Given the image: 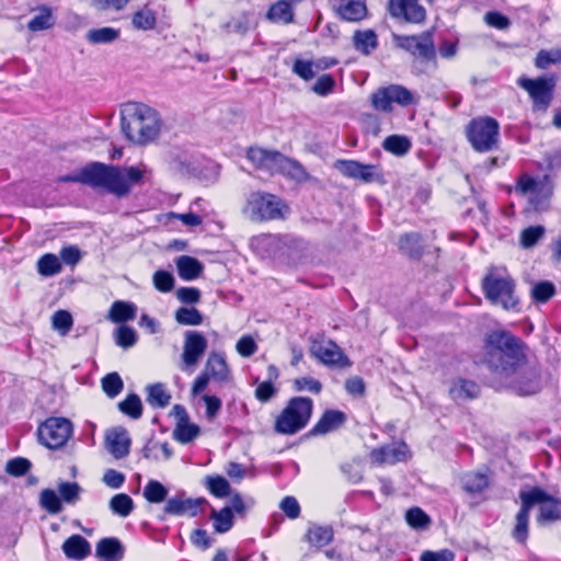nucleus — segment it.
Masks as SVG:
<instances>
[{"instance_id": "nucleus-15", "label": "nucleus", "mask_w": 561, "mask_h": 561, "mask_svg": "<svg viewBox=\"0 0 561 561\" xmlns=\"http://www.w3.org/2000/svg\"><path fill=\"white\" fill-rule=\"evenodd\" d=\"M525 496H539L536 502L539 504V514L537 516L538 524L553 523L561 520V499L548 494L539 486H534L529 491H523Z\"/></svg>"}, {"instance_id": "nucleus-36", "label": "nucleus", "mask_w": 561, "mask_h": 561, "mask_svg": "<svg viewBox=\"0 0 561 561\" xmlns=\"http://www.w3.org/2000/svg\"><path fill=\"white\" fill-rule=\"evenodd\" d=\"M382 148L397 157H403L411 150L412 142L408 136L390 135L385 138Z\"/></svg>"}, {"instance_id": "nucleus-18", "label": "nucleus", "mask_w": 561, "mask_h": 561, "mask_svg": "<svg viewBox=\"0 0 561 561\" xmlns=\"http://www.w3.org/2000/svg\"><path fill=\"white\" fill-rule=\"evenodd\" d=\"M389 12L394 18L412 23L422 22L426 15L425 9L419 3V0H390Z\"/></svg>"}, {"instance_id": "nucleus-47", "label": "nucleus", "mask_w": 561, "mask_h": 561, "mask_svg": "<svg viewBox=\"0 0 561 561\" xmlns=\"http://www.w3.org/2000/svg\"><path fill=\"white\" fill-rule=\"evenodd\" d=\"M110 510L115 515L127 517L134 510V501L128 494H115L110 501Z\"/></svg>"}, {"instance_id": "nucleus-35", "label": "nucleus", "mask_w": 561, "mask_h": 561, "mask_svg": "<svg viewBox=\"0 0 561 561\" xmlns=\"http://www.w3.org/2000/svg\"><path fill=\"white\" fill-rule=\"evenodd\" d=\"M539 186H547V193L552 194V182L549 175H543L542 179L536 180L528 174H523L517 181L516 188L522 194H528L535 193Z\"/></svg>"}, {"instance_id": "nucleus-25", "label": "nucleus", "mask_w": 561, "mask_h": 561, "mask_svg": "<svg viewBox=\"0 0 561 561\" xmlns=\"http://www.w3.org/2000/svg\"><path fill=\"white\" fill-rule=\"evenodd\" d=\"M508 387L518 396H531L540 390V380L535 371L529 370L513 378Z\"/></svg>"}, {"instance_id": "nucleus-51", "label": "nucleus", "mask_w": 561, "mask_h": 561, "mask_svg": "<svg viewBox=\"0 0 561 561\" xmlns=\"http://www.w3.org/2000/svg\"><path fill=\"white\" fill-rule=\"evenodd\" d=\"M557 64H561V47L540 49L535 58V66L538 69H547Z\"/></svg>"}, {"instance_id": "nucleus-5", "label": "nucleus", "mask_w": 561, "mask_h": 561, "mask_svg": "<svg viewBox=\"0 0 561 561\" xmlns=\"http://www.w3.org/2000/svg\"><path fill=\"white\" fill-rule=\"evenodd\" d=\"M313 410V401L307 397L291 398L275 420V432L294 435L309 423Z\"/></svg>"}, {"instance_id": "nucleus-13", "label": "nucleus", "mask_w": 561, "mask_h": 561, "mask_svg": "<svg viewBox=\"0 0 561 561\" xmlns=\"http://www.w3.org/2000/svg\"><path fill=\"white\" fill-rule=\"evenodd\" d=\"M310 352L320 363L329 367H350L351 360L332 340H313Z\"/></svg>"}, {"instance_id": "nucleus-37", "label": "nucleus", "mask_w": 561, "mask_h": 561, "mask_svg": "<svg viewBox=\"0 0 561 561\" xmlns=\"http://www.w3.org/2000/svg\"><path fill=\"white\" fill-rule=\"evenodd\" d=\"M121 32L118 28L104 26L99 28H91L85 34V38L90 44H111L119 38Z\"/></svg>"}, {"instance_id": "nucleus-24", "label": "nucleus", "mask_w": 561, "mask_h": 561, "mask_svg": "<svg viewBox=\"0 0 561 561\" xmlns=\"http://www.w3.org/2000/svg\"><path fill=\"white\" fill-rule=\"evenodd\" d=\"M125 548L115 537L102 538L95 547V556L101 561H121L124 558Z\"/></svg>"}, {"instance_id": "nucleus-56", "label": "nucleus", "mask_w": 561, "mask_h": 561, "mask_svg": "<svg viewBox=\"0 0 561 561\" xmlns=\"http://www.w3.org/2000/svg\"><path fill=\"white\" fill-rule=\"evenodd\" d=\"M546 233L541 225L525 228L520 233V245L524 249L533 248Z\"/></svg>"}, {"instance_id": "nucleus-4", "label": "nucleus", "mask_w": 561, "mask_h": 561, "mask_svg": "<svg viewBox=\"0 0 561 561\" xmlns=\"http://www.w3.org/2000/svg\"><path fill=\"white\" fill-rule=\"evenodd\" d=\"M485 299L506 311L519 310L516 280L504 266H490L481 280Z\"/></svg>"}, {"instance_id": "nucleus-8", "label": "nucleus", "mask_w": 561, "mask_h": 561, "mask_svg": "<svg viewBox=\"0 0 561 561\" xmlns=\"http://www.w3.org/2000/svg\"><path fill=\"white\" fill-rule=\"evenodd\" d=\"M285 205L276 195L264 192H252L247 198L243 214L252 221L263 222L284 217Z\"/></svg>"}, {"instance_id": "nucleus-14", "label": "nucleus", "mask_w": 561, "mask_h": 561, "mask_svg": "<svg viewBox=\"0 0 561 561\" xmlns=\"http://www.w3.org/2000/svg\"><path fill=\"white\" fill-rule=\"evenodd\" d=\"M207 345V340L202 332L186 331L181 356V369L193 370L205 354Z\"/></svg>"}, {"instance_id": "nucleus-12", "label": "nucleus", "mask_w": 561, "mask_h": 561, "mask_svg": "<svg viewBox=\"0 0 561 561\" xmlns=\"http://www.w3.org/2000/svg\"><path fill=\"white\" fill-rule=\"evenodd\" d=\"M73 432L72 423L66 417H49L37 430L38 440L49 449L66 445Z\"/></svg>"}, {"instance_id": "nucleus-42", "label": "nucleus", "mask_w": 561, "mask_h": 561, "mask_svg": "<svg viewBox=\"0 0 561 561\" xmlns=\"http://www.w3.org/2000/svg\"><path fill=\"white\" fill-rule=\"evenodd\" d=\"M171 394L165 387L160 383L149 385L147 387V402L153 408H165L169 405Z\"/></svg>"}, {"instance_id": "nucleus-34", "label": "nucleus", "mask_w": 561, "mask_h": 561, "mask_svg": "<svg viewBox=\"0 0 561 561\" xmlns=\"http://www.w3.org/2000/svg\"><path fill=\"white\" fill-rule=\"evenodd\" d=\"M55 25V18L51 8L42 5L37 13L28 21L27 28L32 32L45 31Z\"/></svg>"}, {"instance_id": "nucleus-63", "label": "nucleus", "mask_w": 561, "mask_h": 561, "mask_svg": "<svg viewBox=\"0 0 561 561\" xmlns=\"http://www.w3.org/2000/svg\"><path fill=\"white\" fill-rule=\"evenodd\" d=\"M115 342L123 348H129L134 346L137 342L136 331L127 325L119 327L116 331Z\"/></svg>"}, {"instance_id": "nucleus-32", "label": "nucleus", "mask_w": 561, "mask_h": 561, "mask_svg": "<svg viewBox=\"0 0 561 561\" xmlns=\"http://www.w3.org/2000/svg\"><path fill=\"white\" fill-rule=\"evenodd\" d=\"M305 537L312 547L320 549L332 542L334 531L331 526L312 525L308 528Z\"/></svg>"}, {"instance_id": "nucleus-46", "label": "nucleus", "mask_w": 561, "mask_h": 561, "mask_svg": "<svg viewBox=\"0 0 561 561\" xmlns=\"http://www.w3.org/2000/svg\"><path fill=\"white\" fill-rule=\"evenodd\" d=\"M61 271V263L57 255L53 253H46L37 261V272L42 276L49 277L54 276Z\"/></svg>"}, {"instance_id": "nucleus-60", "label": "nucleus", "mask_w": 561, "mask_h": 561, "mask_svg": "<svg viewBox=\"0 0 561 561\" xmlns=\"http://www.w3.org/2000/svg\"><path fill=\"white\" fill-rule=\"evenodd\" d=\"M154 288L160 293H170L174 288V276L171 272L159 270L152 276Z\"/></svg>"}, {"instance_id": "nucleus-2", "label": "nucleus", "mask_w": 561, "mask_h": 561, "mask_svg": "<svg viewBox=\"0 0 561 561\" xmlns=\"http://www.w3.org/2000/svg\"><path fill=\"white\" fill-rule=\"evenodd\" d=\"M486 364L494 373L510 376L525 362L524 343L512 333L503 330L488 334Z\"/></svg>"}, {"instance_id": "nucleus-3", "label": "nucleus", "mask_w": 561, "mask_h": 561, "mask_svg": "<svg viewBox=\"0 0 561 561\" xmlns=\"http://www.w3.org/2000/svg\"><path fill=\"white\" fill-rule=\"evenodd\" d=\"M122 130L136 145H147L161 130V119L152 107L138 102H128L122 110Z\"/></svg>"}, {"instance_id": "nucleus-10", "label": "nucleus", "mask_w": 561, "mask_h": 561, "mask_svg": "<svg viewBox=\"0 0 561 561\" xmlns=\"http://www.w3.org/2000/svg\"><path fill=\"white\" fill-rule=\"evenodd\" d=\"M393 41L397 47L409 53L415 59L427 62L436 61L437 51L433 33L430 31L415 35H393Z\"/></svg>"}, {"instance_id": "nucleus-54", "label": "nucleus", "mask_w": 561, "mask_h": 561, "mask_svg": "<svg viewBox=\"0 0 561 561\" xmlns=\"http://www.w3.org/2000/svg\"><path fill=\"white\" fill-rule=\"evenodd\" d=\"M556 295V286L549 280H541L531 288V298L539 304H546Z\"/></svg>"}, {"instance_id": "nucleus-21", "label": "nucleus", "mask_w": 561, "mask_h": 561, "mask_svg": "<svg viewBox=\"0 0 561 561\" xmlns=\"http://www.w3.org/2000/svg\"><path fill=\"white\" fill-rule=\"evenodd\" d=\"M331 3L337 15L345 21L357 22L367 15V8L363 1L331 0Z\"/></svg>"}, {"instance_id": "nucleus-1", "label": "nucleus", "mask_w": 561, "mask_h": 561, "mask_svg": "<svg viewBox=\"0 0 561 561\" xmlns=\"http://www.w3.org/2000/svg\"><path fill=\"white\" fill-rule=\"evenodd\" d=\"M144 178L138 167H119L102 162H90L77 173L58 178L59 182L81 183L94 188H103L117 197L128 195L131 187Z\"/></svg>"}, {"instance_id": "nucleus-48", "label": "nucleus", "mask_w": 561, "mask_h": 561, "mask_svg": "<svg viewBox=\"0 0 561 561\" xmlns=\"http://www.w3.org/2000/svg\"><path fill=\"white\" fill-rule=\"evenodd\" d=\"M119 411L133 420H138L142 415V403L138 394L130 393L125 400L118 403Z\"/></svg>"}, {"instance_id": "nucleus-17", "label": "nucleus", "mask_w": 561, "mask_h": 561, "mask_svg": "<svg viewBox=\"0 0 561 561\" xmlns=\"http://www.w3.org/2000/svg\"><path fill=\"white\" fill-rule=\"evenodd\" d=\"M344 176L363 182H373L378 178L377 167L374 164H364L355 160H336L334 164Z\"/></svg>"}, {"instance_id": "nucleus-6", "label": "nucleus", "mask_w": 561, "mask_h": 561, "mask_svg": "<svg viewBox=\"0 0 561 561\" xmlns=\"http://www.w3.org/2000/svg\"><path fill=\"white\" fill-rule=\"evenodd\" d=\"M302 240L291 236L260 234L250 241V247L260 257L283 261L294 256Z\"/></svg>"}, {"instance_id": "nucleus-16", "label": "nucleus", "mask_w": 561, "mask_h": 561, "mask_svg": "<svg viewBox=\"0 0 561 561\" xmlns=\"http://www.w3.org/2000/svg\"><path fill=\"white\" fill-rule=\"evenodd\" d=\"M206 504L207 501L205 499H191L186 496L184 491H181L167 500L163 512L172 516L188 515L195 517L199 512L204 511Z\"/></svg>"}, {"instance_id": "nucleus-22", "label": "nucleus", "mask_w": 561, "mask_h": 561, "mask_svg": "<svg viewBox=\"0 0 561 561\" xmlns=\"http://www.w3.org/2000/svg\"><path fill=\"white\" fill-rule=\"evenodd\" d=\"M346 421L344 412L339 410H327L320 420L310 430L309 435H324L340 428Z\"/></svg>"}, {"instance_id": "nucleus-9", "label": "nucleus", "mask_w": 561, "mask_h": 561, "mask_svg": "<svg viewBox=\"0 0 561 561\" xmlns=\"http://www.w3.org/2000/svg\"><path fill=\"white\" fill-rule=\"evenodd\" d=\"M419 98L414 92L401 84H389L387 87L378 88L371 95V106L383 113H391L393 104L402 107L416 104Z\"/></svg>"}, {"instance_id": "nucleus-45", "label": "nucleus", "mask_w": 561, "mask_h": 561, "mask_svg": "<svg viewBox=\"0 0 561 561\" xmlns=\"http://www.w3.org/2000/svg\"><path fill=\"white\" fill-rule=\"evenodd\" d=\"M210 518L214 520V528L216 533H227L233 526V514L229 506H226L220 511H216L215 508H213Z\"/></svg>"}, {"instance_id": "nucleus-39", "label": "nucleus", "mask_w": 561, "mask_h": 561, "mask_svg": "<svg viewBox=\"0 0 561 561\" xmlns=\"http://www.w3.org/2000/svg\"><path fill=\"white\" fill-rule=\"evenodd\" d=\"M131 25L139 31H151L157 25V14L146 5L133 14Z\"/></svg>"}, {"instance_id": "nucleus-29", "label": "nucleus", "mask_w": 561, "mask_h": 561, "mask_svg": "<svg viewBox=\"0 0 561 561\" xmlns=\"http://www.w3.org/2000/svg\"><path fill=\"white\" fill-rule=\"evenodd\" d=\"M266 19L272 23L290 24L295 20L294 7L288 0H279L268 8Z\"/></svg>"}, {"instance_id": "nucleus-59", "label": "nucleus", "mask_w": 561, "mask_h": 561, "mask_svg": "<svg viewBox=\"0 0 561 561\" xmlns=\"http://www.w3.org/2000/svg\"><path fill=\"white\" fill-rule=\"evenodd\" d=\"M199 434V427L193 423H178L174 430V437L182 444H187Z\"/></svg>"}, {"instance_id": "nucleus-64", "label": "nucleus", "mask_w": 561, "mask_h": 561, "mask_svg": "<svg viewBox=\"0 0 561 561\" xmlns=\"http://www.w3.org/2000/svg\"><path fill=\"white\" fill-rule=\"evenodd\" d=\"M335 84L334 78L331 75L325 73L317 79L311 90L319 96H327L333 92Z\"/></svg>"}, {"instance_id": "nucleus-20", "label": "nucleus", "mask_w": 561, "mask_h": 561, "mask_svg": "<svg viewBox=\"0 0 561 561\" xmlns=\"http://www.w3.org/2000/svg\"><path fill=\"white\" fill-rule=\"evenodd\" d=\"M130 444L131 440L126 428L119 426L106 432V449L115 459L125 458L129 454Z\"/></svg>"}, {"instance_id": "nucleus-23", "label": "nucleus", "mask_w": 561, "mask_h": 561, "mask_svg": "<svg viewBox=\"0 0 561 561\" xmlns=\"http://www.w3.org/2000/svg\"><path fill=\"white\" fill-rule=\"evenodd\" d=\"M204 373H206L210 379L217 382H227L230 379V368L224 354L213 352L209 354Z\"/></svg>"}, {"instance_id": "nucleus-27", "label": "nucleus", "mask_w": 561, "mask_h": 561, "mask_svg": "<svg viewBox=\"0 0 561 561\" xmlns=\"http://www.w3.org/2000/svg\"><path fill=\"white\" fill-rule=\"evenodd\" d=\"M62 551L68 559L81 561L91 553V545L81 535H72L62 543Z\"/></svg>"}, {"instance_id": "nucleus-58", "label": "nucleus", "mask_w": 561, "mask_h": 561, "mask_svg": "<svg viewBox=\"0 0 561 561\" xmlns=\"http://www.w3.org/2000/svg\"><path fill=\"white\" fill-rule=\"evenodd\" d=\"M405 520L414 529H423L426 528L431 519L428 515L421 510L420 507H412L405 513Z\"/></svg>"}, {"instance_id": "nucleus-31", "label": "nucleus", "mask_w": 561, "mask_h": 561, "mask_svg": "<svg viewBox=\"0 0 561 561\" xmlns=\"http://www.w3.org/2000/svg\"><path fill=\"white\" fill-rule=\"evenodd\" d=\"M137 316V306L130 301L117 300L111 306L108 319L114 323L131 321Z\"/></svg>"}, {"instance_id": "nucleus-61", "label": "nucleus", "mask_w": 561, "mask_h": 561, "mask_svg": "<svg viewBox=\"0 0 561 561\" xmlns=\"http://www.w3.org/2000/svg\"><path fill=\"white\" fill-rule=\"evenodd\" d=\"M293 72L305 81L316 77V64L312 60L296 59L293 64Z\"/></svg>"}, {"instance_id": "nucleus-38", "label": "nucleus", "mask_w": 561, "mask_h": 561, "mask_svg": "<svg viewBox=\"0 0 561 561\" xmlns=\"http://www.w3.org/2000/svg\"><path fill=\"white\" fill-rule=\"evenodd\" d=\"M462 489L469 494H479L489 486V477L481 472H468L461 478Z\"/></svg>"}, {"instance_id": "nucleus-62", "label": "nucleus", "mask_w": 561, "mask_h": 561, "mask_svg": "<svg viewBox=\"0 0 561 561\" xmlns=\"http://www.w3.org/2000/svg\"><path fill=\"white\" fill-rule=\"evenodd\" d=\"M31 467L32 463L28 459L15 457L7 462L5 471L12 477H22L28 472Z\"/></svg>"}, {"instance_id": "nucleus-30", "label": "nucleus", "mask_w": 561, "mask_h": 561, "mask_svg": "<svg viewBox=\"0 0 561 561\" xmlns=\"http://www.w3.org/2000/svg\"><path fill=\"white\" fill-rule=\"evenodd\" d=\"M175 263L179 276L183 280L196 279L204 268L203 264L197 259L188 255L179 256Z\"/></svg>"}, {"instance_id": "nucleus-7", "label": "nucleus", "mask_w": 561, "mask_h": 561, "mask_svg": "<svg viewBox=\"0 0 561 561\" xmlns=\"http://www.w3.org/2000/svg\"><path fill=\"white\" fill-rule=\"evenodd\" d=\"M466 136L477 152L492 151L500 142V124L490 116L476 117L467 125Z\"/></svg>"}, {"instance_id": "nucleus-33", "label": "nucleus", "mask_w": 561, "mask_h": 561, "mask_svg": "<svg viewBox=\"0 0 561 561\" xmlns=\"http://www.w3.org/2000/svg\"><path fill=\"white\" fill-rule=\"evenodd\" d=\"M479 386L471 380L458 379L449 389V393L454 400L474 399L479 396Z\"/></svg>"}, {"instance_id": "nucleus-49", "label": "nucleus", "mask_w": 561, "mask_h": 561, "mask_svg": "<svg viewBox=\"0 0 561 561\" xmlns=\"http://www.w3.org/2000/svg\"><path fill=\"white\" fill-rule=\"evenodd\" d=\"M58 493L61 502L75 505L80 500L82 488L78 482L64 481L58 484Z\"/></svg>"}, {"instance_id": "nucleus-26", "label": "nucleus", "mask_w": 561, "mask_h": 561, "mask_svg": "<svg viewBox=\"0 0 561 561\" xmlns=\"http://www.w3.org/2000/svg\"><path fill=\"white\" fill-rule=\"evenodd\" d=\"M408 453V446L402 443L374 449L370 457L377 463H396L405 460Z\"/></svg>"}, {"instance_id": "nucleus-52", "label": "nucleus", "mask_w": 561, "mask_h": 561, "mask_svg": "<svg viewBox=\"0 0 561 561\" xmlns=\"http://www.w3.org/2000/svg\"><path fill=\"white\" fill-rule=\"evenodd\" d=\"M73 325V318L67 310H57L51 317V327L61 336L67 335Z\"/></svg>"}, {"instance_id": "nucleus-11", "label": "nucleus", "mask_w": 561, "mask_h": 561, "mask_svg": "<svg viewBox=\"0 0 561 561\" xmlns=\"http://www.w3.org/2000/svg\"><path fill=\"white\" fill-rule=\"evenodd\" d=\"M518 85L528 92L534 111L546 112L553 99V91L557 84L554 76L539 77L530 79L522 77L517 81Z\"/></svg>"}, {"instance_id": "nucleus-50", "label": "nucleus", "mask_w": 561, "mask_h": 561, "mask_svg": "<svg viewBox=\"0 0 561 561\" xmlns=\"http://www.w3.org/2000/svg\"><path fill=\"white\" fill-rule=\"evenodd\" d=\"M41 506L49 514L56 515L62 511L59 495L51 489H44L39 494Z\"/></svg>"}, {"instance_id": "nucleus-40", "label": "nucleus", "mask_w": 561, "mask_h": 561, "mask_svg": "<svg viewBox=\"0 0 561 561\" xmlns=\"http://www.w3.org/2000/svg\"><path fill=\"white\" fill-rule=\"evenodd\" d=\"M353 42L354 47L364 55H369L378 46L377 35L373 30L356 31Z\"/></svg>"}, {"instance_id": "nucleus-55", "label": "nucleus", "mask_w": 561, "mask_h": 561, "mask_svg": "<svg viewBox=\"0 0 561 561\" xmlns=\"http://www.w3.org/2000/svg\"><path fill=\"white\" fill-rule=\"evenodd\" d=\"M175 320L182 325H199L203 316L196 308L181 307L175 311Z\"/></svg>"}, {"instance_id": "nucleus-53", "label": "nucleus", "mask_w": 561, "mask_h": 561, "mask_svg": "<svg viewBox=\"0 0 561 561\" xmlns=\"http://www.w3.org/2000/svg\"><path fill=\"white\" fill-rule=\"evenodd\" d=\"M101 386L104 393L113 399L122 392L124 382L117 373H110L102 378Z\"/></svg>"}, {"instance_id": "nucleus-57", "label": "nucleus", "mask_w": 561, "mask_h": 561, "mask_svg": "<svg viewBox=\"0 0 561 561\" xmlns=\"http://www.w3.org/2000/svg\"><path fill=\"white\" fill-rule=\"evenodd\" d=\"M206 485L209 492L216 497L222 499L230 495V484L224 477H207Z\"/></svg>"}, {"instance_id": "nucleus-43", "label": "nucleus", "mask_w": 561, "mask_h": 561, "mask_svg": "<svg viewBox=\"0 0 561 561\" xmlns=\"http://www.w3.org/2000/svg\"><path fill=\"white\" fill-rule=\"evenodd\" d=\"M168 489L158 480H149L144 488L142 495L151 504H160L168 500Z\"/></svg>"}, {"instance_id": "nucleus-28", "label": "nucleus", "mask_w": 561, "mask_h": 561, "mask_svg": "<svg viewBox=\"0 0 561 561\" xmlns=\"http://www.w3.org/2000/svg\"><path fill=\"white\" fill-rule=\"evenodd\" d=\"M265 160L266 162L264 163L262 170H265L270 173L285 172L289 167H293L301 174L305 173L302 167L299 163L285 157L278 151H268Z\"/></svg>"}, {"instance_id": "nucleus-41", "label": "nucleus", "mask_w": 561, "mask_h": 561, "mask_svg": "<svg viewBox=\"0 0 561 561\" xmlns=\"http://www.w3.org/2000/svg\"><path fill=\"white\" fill-rule=\"evenodd\" d=\"M159 451H161L164 460H169L173 455V450L167 442L161 443L154 439H149L142 448L144 457L150 460H160L161 457L159 456Z\"/></svg>"}, {"instance_id": "nucleus-19", "label": "nucleus", "mask_w": 561, "mask_h": 561, "mask_svg": "<svg viewBox=\"0 0 561 561\" xmlns=\"http://www.w3.org/2000/svg\"><path fill=\"white\" fill-rule=\"evenodd\" d=\"M522 506L516 514V524L513 529V537L517 542L525 543L528 538V524L530 510L536 505V502L540 500L539 496H525L524 492L519 493Z\"/></svg>"}, {"instance_id": "nucleus-44", "label": "nucleus", "mask_w": 561, "mask_h": 561, "mask_svg": "<svg viewBox=\"0 0 561 561\" xmlns=\"http://www.w3.org/2000/svg\"><path fill=\"white\" fill-rule=\"evenodd\" d=\"M399 249L411 257H419L422 252V238L420 233L411 232L399 240Z\"/></svg>"}]
</instances>
